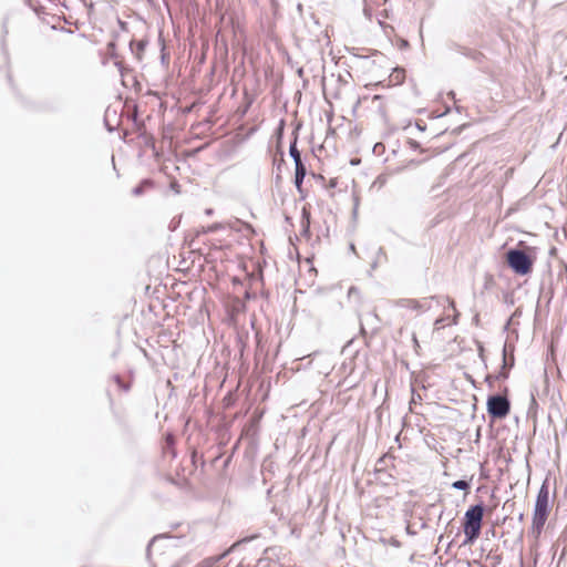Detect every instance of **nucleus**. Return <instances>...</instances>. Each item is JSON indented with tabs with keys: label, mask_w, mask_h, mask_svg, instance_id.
Listing matches in <instances>:
<instances>
[{
	"label": "nucleus",
	"mask_w": 567,
	"mask_h": 567,
	"mask_svg": "<svg viewBox=\"0 0 567 567\" xmlns=\"http://www.w3.org/2000/svg\"><path fill=\"white\" fill-rule=\"evenodd\" d=\"M460 52L475 62H481L484 56L481 52L471 49H462Z\"/></svg>",
	"instance_id": "dca6fc26"
},
{
	"label": "nucleus",
	"mask_w": 567,
	"mask_h": 567,
	"mask_svg": "<svg viewBox=\"0 0 567 567\" xmlns=\"http://www.w3.org/2000/svg\"><path fill=\"white\" fill-rule=\"evenodd\" d=\"M477 351H478V357L482 361V363L484 364V368L486 369L487 368V363H486V358H485V348L483 346L482 342H477Z\"/></svg>",
	"instance_id": "412c9836"
},
{
	"label": "nucleus",
	"mask_w": 567,
	"mask_h": 567,
	"mask_svg": "<svg viewBox=\"0 0 567 567\" xmlns=\"http://www.w3.org/2000/svg\"><path fill=\"white\" fill-rule=\"evenodd\" d=\"M247 107H248V106H246V107L243 110V113H241L243 115H245V114H246V112H247Z\"/></svg>",
	"instance_id": "49530a36"
},
{
	"label": "nucleus",
	"mask_w": 567,
	"mask_h": 567,
	"mask_svg": "<svg viewBox=\"0 0 567 567\" xmlns=\"http://www.w3.org/2000/svg\"><path fill=\"white\" fill-rule=\"evenodd\" d=\"M171 538H172V536L168 534H158V535L154 536L148 542L147 547H146L147 557H150L152 548L155 547L159 542L165 540V539H171Z\"/></svg>",
	"instance_id": "9b49d317"
},
{
	"label": "nucleus",
	"mask_w": 567,
	"mask_h": 567,
	"mask_svg": "<svg viewBox=\"0 0 567 567\" xmlns=\"http://www.w3.org/2000/svg\"><path fill=\"white\" fill-rule=\"evenodd\" d=\"M534 512H540L542 514L549 515V483L547 478L543 482L538 489L534 505Z\"/></svg>",
	"instance_id": "20e7f679"
},
{
	"label": "nucleus",
	"mask_w": 567,
	"mask_h": 567,
	"mask_svg": "<svg viewBox=\"0 0 567 567\" xmlns=\"http://www.w3.org/2000/svg\"><path fill=\"white\" fill-rule=\"evenodd\" d=\"M297 74H298V76L302 78L303 76V68H299L297 70Z\"/></svg>",
	"instance_id": "c9c22d12"
},
{
	"label": "nucleus",
	"mask_w": 567,
	"mask_h": 567,
	"mask_svg": "<svg viewBox=\"0 0 567 567\" xmlns=\"http://www.w3.org/2000/svg\"><path fill=\"white\" fill-rule=\"evenodd\" d=\"M471 480H457L452 483V488L467 492L471 488Z\"/></svg>",
	"instance_id": "2eb2a0df"
},
{
	"label": "nucleus",
	"mask_w": 567,
	"mask_h": 567,
	"mask_svg": "<svg viewBox=\"0 0 567 567\" xmlns=\"http://www.w3.org/2000/svg\"><path fill=\"white\" fill-rule=\"evenodd\" d=\"M506 379H507V372H504V373L503 372H498L496 374H487L485 377V382L487 383V385L489 388H493L494 382L496 380H506Z\"/></svg>",
	"instance_id": "4468645a"
},
{
	"label": "nucleus",
	"mask_w": 567,
	"mask_h": 567,
	"mask_svg": "<svg viewBox=\"0 0 567 567\" xmlns=\"http://www.w3.org/2000/svg\"><path fill=\"white\" fill-rule=\"evenodd\" d=\"M306 175H307L306 165L299 164V166H295L293 184H295L298 193L301 195V198H305L302 184H303Z\"/></svg>",
	"instance_id": "6e6552de"
},
{
	"label": "nucleus",
	"mask_w": 567,
	"mask_h": 567,
	"mask_svg": "<svg viewBox=\"0 0 567 567\" xmlns=\"http://www.w3.org/2000/svg\"><path fill=\"white\" fill-rule=\"evenodd\" d=\"M205 214H206V215H212V214H213V209H212V208H207V209L205 210Z\"/></svg>",
	"instance_id": "a19ab883"
},
{
	"label": "nucleus",
	"mask_w": 567,
	"mask_h": 567,
	"mask_svg": "<svg viewBox=\"0 0 567 567\" xmlns=\"http://www.w3.org/2000/svg\"><path fill=\"white\" fill-rule=\"evenodd\" d=\"M507 266L518 276H526L532 272L534 258L520 248H509L505 254Z\"/></svg>",
	"instance_id": "f03ea898"
},
{
	"label": "nucleus",
	"mask_w": 567,
	"mask_h": 567,
	"mask_svg": "<svg viewBox=\"0 0 567 567\" xmlns=\"http://www.w3.org/2000/svg\"><path fill=\"white\" fill-rule=\"evenodd\" d=\"M488 416L495 420L505 419L511 412V401L507 396L496 393L488 395L486 401Z\"/></svg>",
	"instance_id": "7ed1b4c3"
},
{
	"label": "nucleus",
	"mask_w": 567,
	"mask_h": 567,
	"mask_svg": "<svg viewBox=\"0 0 567 567\" xmlns=\"http://www.w3.org/2000/svg\"><path fill=\"white\" fill-rule=\"evenodd\" d=\"M450 307H451V308H453V309H455V303H454V301H453V300H450Z\"/></svg>",
	"instance_id": "c03bdc74"
},
{
	"label": "nucleus",
	"mask_w": 567,
	"mask_h": 567,
	"mask_svg": "<svg viewBox=\"0 0 567 567\" xmlns=\"http://www.w3.org/2000/svg\"><path fill=\"white\" fill-rule=\"evenodd\" d=\"M147 41L145 40H131L130 41V50L135 56L141 60L142 54L146 48Z\"/></svg>",
	"instance_id": "9d476101"
},
{
	"label": "nucleus",
	"mask_w": 567,
	"mask_h": 567,
	"mask_svg": "<svg viewBox=\"0 0 567 567\" xmlns=\"http://www.w3.org/2000/svg\"><path fill=\"white\" fill-rule=\"evenodd\" d=\"M115 48H116V47H115V43H114V42H110V43L107 44V50L111 52V54H112V55H114V54H115Z\"/></svg>",
	"instance_id": "2f4dec72"
},
{
	"label": "nucleus",
	"mask_w": 567,
	"mask_h": 567,
	"mask_svg": "<svg viewBox=\"0 0 567 567\" xmlns=\"http://www.w3.org/2000/svg\"><path fill=\"white\" fill-rule=\"evenodd\" d=\"M409 45V42L406 40H402V47L406 48Z\"/></svg>",
	"instance_id": "79ce46f5"
},
{
	"label": "nucleus",
	"mask_w": 567,
	"mask_h": 567,
	"mask_svg": "<svg viewBox=\"0 0 567 567\" xmlns=\"http://www.w3.org/2000/svg\"><path fill=\"white\" fill-rule=\"evenodd\" d=\"M132 120H133L134 125L136 126L137 130H141L142 127H144V123L138 120L137 113H135L132 116Z\"/></svg>",
	"instance_id": "393cba45"
},
{
	"label": "nucleus",
	"mask_w": 567,
	"mask_h": 567,
	"mask_svg": "<svg viewBox=\"0 0 567 567\" xmlns=\"http://www.w3.org/2000/svg\"><path fill=\"white\" fill-rule=\"evenodd\" d=\"M538 408V403L534 396V394H532L530 396V404H529V408H528V415L530 416L532 414H534L536 412Z\"/></svg>",
	"instance_id": "4be33fe9"
},
{
	"label": "nucleus",
	"mask_w": 567,
	"mask_h": 567,
	"mask_svg": "<svg viewBox=\"0 0 567 567\" xmlns=\"http://www.w3.org/2000/svg\"><path fill=\"white\" fill-rule=\"evenodd\" d=\"M513 316H519L518 310H516Z\"/></svg>",
	"instance_id": "09e8293b"
},
{
	"label": "nucleus",
	"mask_w": 567,
	"mask_h": 567,
	"mask_svg": "<svg viewBox=\"0 0 567 567\" xmlns=\"http://www.w3.org/2000/svg\"><path fill=\"white\" fill-rule=\"evenodd\" d=\"M118 24H120L122 30H126V27H127L126 22H124V21L118 19Z\"/></svg>",
	"instance_id": "f704fd0d"
},
{
	"label": "nucleus",
	"mask_w": 567,
	"mask_h": 567,
	"mask_svg": "<svg viewBox=\"0 0 567 567\" xmlns=\"http://www.w3.org/2000/svg\"><path fill=\"white\" fill-rule=\"evenodd\" d=\"M389 544L395 548H400L401 547V542L398 540L396 538L394 537H391L390 540H389Z\"/></svg>",
	"instance_id": "c756f323"
},
{
	"label": "nucleus",
	"mask_w": 567,
	"mask_h": 567,
	"mask_svg": "<svg viewBox=\"0 0 567 567\" xmlns=\"http://www.w3.org/2000/svg\"><path fill=\"white\" fill-rule=\"evenodd\" d=\"M360 291L357 287L352 286L349 288L348 296L351 298L352 296H359Z\"/></svg>",
	"instance_id": "c85d7f7f"
},
{
	"label": "nucleus",
	"mask_w": 567,
	"mask_h": 567,
	"mask_svg": "<svg viewBox=\"0 0 567 567\" xmlns=\"http://www.w3.org/2000/svg\"><path fill=\"white\" fill-rule=\"evenodd\" d=\"M302 234L306 236L310 235V214L306 208H302Z\"/></svg>",
	"instance_id": "ddd939ff"
},
{
	"label": "nucleus",
	"mask_w": 567,
	"mask_h": 567,
	"mask_svg": "<svg viewBox=\"0 0 567 567\" xmlns=\"http://www.w3.org/2000/svg\"><path fill=\"white\" fill-rule=\"evenodd\" d=\"M153 185V182L148 178H145L143 181H141L133 189H132V194L134 196H141L142 194H144L145 189L146 188H150L152 187Z\"/></svg>",
	"instance_id": "f8f14e48"
},
{
	"label": "nucleus",
	"mask_w": 567,
	"mask_h": 567,
	"mask_svg": "<svg viewBox=\"0 0 567 567\" xmlns=\"http://www.w3.org/2000/svg\"><path fill=\"white\" fill-rule=\"evenodd\" d=\"M509 323H511V320H508V321L506 322L505 329H507V328H508Z\"/></svg>",
	"instance_id": "de8ad7c7"
},
{
	"label": "nucleus",
	"mask_w": 567,
	"mask_h": 567,
	"mask_svg": "<svg viewBox=\"0 0 567 567\" xmlns=\"http://www.w3.org/2000/svg\"><path fill=\"white\" fill-rule=\"evenodd\" d=\"M442 322H443V319H436L434 324L436 327H439Z\"/></svg>",
	"instance_id": "ea45409f"
},
{
	"label": "nucleus",
	"mask_w": 567,
	"mask_h": 567,
	"mask_svg": "<svg viewBox=\"0 0 567 567\" xmlns=\"http://www.w3.org/2000/svg\"><path fill=\"white\" fill-rule=\"evenodd\" d=\"M503 302L508 307L514 306L515 299H514L513 292H509V291L503 292Z\"/></svg>",
	"instance_id": "aec40b11"
},
{
	"label": "nucleus",
	"mask_w": 567,
	"mask_h": 567,
	"mask_svg": "<svg viewBox=\"0 0 567 567\" xmlns=\"http://www.w3.org/2000/svg\"><path fill=\"white\" fill-rule=\"evenodd\" d=\"M416 127H417L420 131H424V130H425V125H421L420 123H416Z\"/></svg>",
	"instance_id": "4c0bfd02"
},
{
	"label": "nucleus",
	"mask_w": 567,
	"mask_h": 567,
	"mask_svg": "<svg viewBox=\"0 0 567 567\" xmlns=\"http://www.w3.org/2000/svg\"><path fill=\"white\" fill-rule=\"evenodd\" d=\"M221 228V225L219 223H215L213 225H209L208 227L206 228H203V233L204 234H208V233H215L217 231L218 229Z\"/></svg>",
	"instance_id": "b1692460"
},
{
	"label": "nucleus",
	"mask_w": 567,
	"mask_h": 567,
	"mask_svg": "<svg viewBox=\"0 0 567 567\" xmlns=\"http://www.w3.org/2000/svg\"><path fill=\"white\" fill-rule=\"evenodd\" d=\"M388 182V174H380L373 182V186L378 188H382Z\"/></svg>",
	"instance_id": "f3484780"
},
{
	"label": "nucleus",
	"mask_w": 567,
	"mask_h": 567,
	"mask_svg": "<svg viewBox=\"0 0 567 567\" xmlns=\"http://www.w3.org/2000/svg\"><path fill=\"white\" fill-rule=\"evenodd\" d=\"M300 125H297V127L292 132V138L290 141L289 145V155L293 159L295 166L305 165L301 153L298 150L297 143H298V131Z\"/></svg>",
	"instance_id": "423d86ee"
},
{
	"label": "nucleus",
	"mask_w": 567,
	"mask_h": 567,
	"mask_svg": "<svg viewBox=\"0 0 567 567\" xmlns=\"http://www.w3.org/2000/svg\"><path fill=\"white\" fill-rule=\"evenodd\" d=\"M558 279L563 282L564 295H567V266L559 272Z\"/></svg>",
	"instance_id": "6ab92c4d"
},
{
	"label": "nucleus",
	"mask_w": 567,
	"mask_h": 567,
	"mask_svg": "<svg viewBox=\"0 0 567 567\" xmlns=\"http://www.w3.org/2000/svg\"><path fill=\"white\" fill-rule=\"evenodd\" d=\"M115 65L118 69L121 76H125L126 73L131 72V69L126 68L121 61H116Z\"/></svg>",
	"instance_id": "5701e85b"
},
{
	"label": "nucleus",
	"mask_w": 567,
	"mask_h": 567,
	"mask_svg": "<svg viewBox=\"0 0 567 567\" xmlns=\"http://www.w3.org/2000/svg\"><path fill=\"white\" fill-rule=\"evenodd\" d=\"M284 128H285V120H280L279 125H278V127L276 130V134H277L278 137L282 136Z\"/></svg>",
	"instance_id": "a878e982"
},
{
	"label": "nucleus",
	"mask_w": 567,
	"mask_h": 567,
	"mask_svg": "<svg viewBox=\"0 0 567 567\" xmlns=\"http://www.w3.org/2000/svg\"><path fill=\"white\" fill-rule=\"evenodd\" d=\"M408 143H409V145H410V147H411L412 150H417V148H420V143H419V142H416V141H414V140H409V142H408Z\"/></svg>",
	"instance_id": "7c9ffc66"
},
{
	"label": "nucleus",
	"mask_w": 567,
	"mask_h": 567,
	"mask_svg": "<svg viewBox=\"0 0 567 567\" xmlns=\"http://www.w3.org/2000/svg\"><path fill=\"white\" fill-rule=\"evenodd\" d=\"M350 250L355 251L354 245L350 244Z\"/></svg>",
	"instance_id": "a18cd8bd"
},
{
	"label": "nucleus",
	"mask_w": 567,
	"mask_h": 567,
	"mask_svg": "<svg viewBox=\"0 0 567 567\" xmlns=\"http://www.w3.org/2000/svg\"><path fill=\"white\" fill-rule=\"evenodd\" d=\"M473 323H474L475 326H478V324H480V315H478V313H476V315L473 317Z\"/></svg>",
	"instance_id": "473e14b6"
},
{
	"label": "nucleus",
	"mask_w": 567,
	"mask_h": 567,
	"mask_svg": "<svg viewBox=\"0 0 567 567\" xmlns=\"http://www.w3.org/2000/svg\"><path fill=\"white\" fill-rule=\"evenodd\" d=\"M396 306H399L401 308L412 309L415 311H426L431 307L427 299L416 300V299H408V298L399 299L396 301Z\"/></svg>",
	"instance_id": "39448f33"
},
{
	"label": "nucleus",
	"mask_w": 567,
	"mask_h": 567,
	"mask_svg": "<svg viewBox=\"0 0 567 567\" xmlns=\"http://www.w3.org/2000/svg\"><path fill=\"white\" fill-rule=\"evenodd\" d=\"M405 532L410 536H415L417 534V530L412 527V525L408 524L405 527Z\"/></svg>",
	"instance_id": "cd10ccee"
},
{
	"label": "nucleus",
	"mask_w": 567,
	"mask_h": 567,
	"mask_svg": "<svg viewBox=\"0 0 567 567\" xmlns=\"http://www.w3.org/2000/svg\"><path fill=\"white\" fill-rule=\"evenodd\" d=\"M547 518V514H542L540 512H533L532 530L534 534L539 535L542 533Z\"/></svg>",
	"instance_id": "1a4fd4ad"
},
{
	"label": "nucleus",
	"mask_w": 567,
	"mask_h": 567,
	"mask_svg": "<svg viewBox=\"0 0 567 567\" xmlns=\"http://www.w3.org/2000/svg\"><path fill=\"white\" fill-rule=\"evenodd\" d=\"M502 355H503V362H502L501 370L498 372H503V373L507 372V377H508L511 369L515 364V358L513 354V348L511 349V353H509L507 342H505L503 346Z\"/></svg>",
	"instance_id": "0eeeda50"
},
{
	"label": "nucleus",
	"mask_w": 567,
	"mask_h": 567,
	"mask_svg": "<svg viewBox=\"0 0 567 567\" xmlns=\"http://www.w3.org/2000/svg\"><path fill=\"white\" fill-rule=\"evenodd\" d=\"M426 527H427V524H426L425 522H422V524H421L420 528L424 529V528H426Z\"/></svg>",
	"instance_id": "37998d69"
},
{
	"label": "nucleus",
	"mask_w": 567,
	"mask_h": 567,
	"mask_svg": "<svg viewBox=\"0 0 567 567\" xmlns=\"http://www.w3.org/2000/svg\"><path fill=\"white\" fill-rule=\"evenodd\" d=\"M106 128L109 132H113L114 127H112L107 122H105Z\"/></svg>",
	"instance_id": "e433bc0d"
},
{
	"label": "nucleus",
	"mask_w": 567,
	"mask_h": 567,
	"mask_svg": "<svg viewBox=\"0 0 567 567\" xmlns=\"http://www.w3.org/2000/svg\"><path fill=\"white\" fill-rule=\"evenodd\" d=\"M421 400H422L421 395L415 393V391L412 389V399H411L410 404L416 403V402H419Z\"/></svg>",
	"instance_id": "bb28decb"
},
{
	"label": "nucleus",
	"mask_w": 567,
	"mask_h": 567,
	"mask_svg": "<svg viewBox=\"0 0 567 567\" xmlns=\"http://www.w3.org/2000/svg\"><path fill=\"white\" fill-rule=\"evenodd\" d=\"M458 316H460V313H458V312H456V313L454 315V318H453V323H454V324H456V323H457V317H458Z\"/></svg>",
	"instance_id": "58836bf2"
},
{
	"label": "nucleus",
	"mask_w": 567,
	"mask_h": 567,
	"mask_svg": "<svg viewBox=\"0 0 567 567\" xmlns=\"http://www.w3.org/2000/svg\"><path fill=\"white\" fill-rule=\"evenodd\" d=\"M378 256H379V257H380V256H384V257H386L385 250H384L382 247H380V248L378 249Z\"/></svg>",
	"instance_id": "72a5a7b5"
},
{
	"label": "nucleus",
	"mask_w": 567,
	"mask_h": 567,
	"mask_svg": "<svg viewBox=\"0 0 567 567\" xmlns=\"http://www.w3.org/2000/svg\"><path fill=\"white\" fill-rule=\"evenodd\" d=\"M484 513L485 505L483 501L471 505L466 509L462 520L464 532L463 545H473L478 539L483 526Z\"/></svg>",
	"instance_id": "f257e3e1"
},
{
	"label": "nucleus",
	"mask_w": 567,
	"mask_h": 567,
	"mask_svg": "<svg viewBox=\"0 0 567 567\" xmlns=\"http://www.w3.org/2000/svg\"><path fill=\"white\" fill-rule=\"evenodd\" d=\"M112 378H113L114 382L118 385L120 389H122L125 392H127L130 390V388H131L130 384L125 383L123 381V379L121 378V375L114 374Z\"/></svg>",
	"instance_id": "a211bd4d"
}]
</instances>
